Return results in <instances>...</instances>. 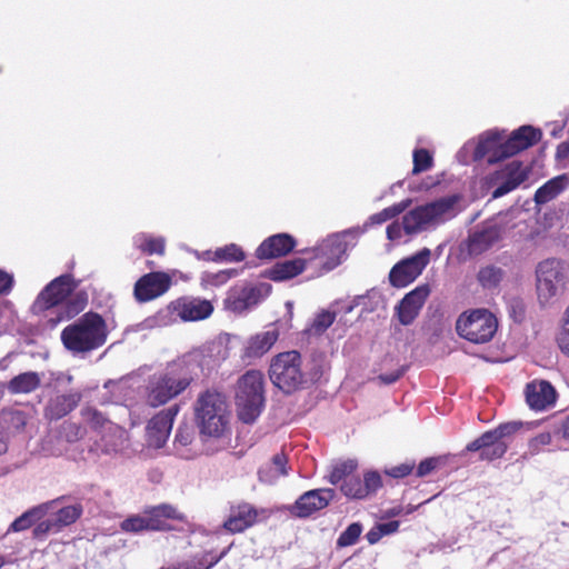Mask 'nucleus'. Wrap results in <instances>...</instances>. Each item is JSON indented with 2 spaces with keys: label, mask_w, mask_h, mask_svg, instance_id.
<instances>
[{
  "label": "nucleus",
  "mask_w": 569,
  "mask_h": 569,
  "mask_svg": "<svg viewBox=\"0 0 569 569\" xmlns=\"http://www.w3.org/2000/svg\"><path fill=\"white\" fill-rule=\"evenodd\" d=\"M79 284L80 280L70 273L54 278L36 298L31 307L32 312L40 315L60 307L57 318L50 319L52 325L74 318L88 306V293L84 290H77Z\"/></svg>",
  "instance_id": "1"
},
{
  "label": "nucleus",
  "mask_w": 569,
  "mask_h": 569,
  "mask_svg": "<svg viewBox=\"0 0 569 569\" xmlns=\"http://www.w3.org/2000/svg\"><path fill=\"white\" fill-rule=\"evenodd\" d=\"M108 326L103 317L93 311L86 312L61 331L64 348L73 353H86L102 347L108 338Z\"/></svg>",
  "instance_id": "2"
},
{
  "label": "nucleus",
  "mask_w": 569,
  "mask_h": 569,
  "mask_svg": "<svg viewBox=\"0 0 569 569\" xmlns=\"http://www.w3.org/2000/svg\"><path fill=\"white\" fill-rule=\"evenodd\" d=\"M193 380V372L186 362H174L149 379L146 403L152 408L163 406L184 392Z\"/></svg>",
  "instance_id": "3"
},
{
  "label": "nucleus",
  "mask_w": 569,
  "mask_h": 569,
  "mask_svg": "<svg viewBox=\"0 0 569 569\" xmlns=\"http://www.w3.org/2000/svg\"><path fill=\"white\" fill-rule=\"evenodd\" d=\"M194 417L200 431L210 437H221L229 428L231 411L227 396L217 388L198 395Z\"/></svg>",
  "instance_id": "4"
},
{
  "label": "nucleus",
  "mask_w": 569,
  "mask_h": 569,
  "mask_svg": "<svg viewBox=\"0 0 569 569\" xmlns=\"http://www.w3.org/2000/svg\"><path fill=\"white\" fill-rule=\"evenodd\" d=\"M236 406L244 423H252L260 416L264 407V376L260 370H248L238 379Z\"/></svg>",
  "instance_id": "5"
},
{
  "label": "nucleus",
  "mask_w": 569,
  "mask_h": 569,
  "mask_svg": "<svg viewBox=\"0 0 569 569\" xmlns=\"http://www.w3.org/2000/svg\"><path fill=\"white\" fill-rule=\"evenodd\" d=\"M456 196L443 197L435 201L417 206L402 216L406 234H417L430 226H437L455 217Z\"/></svg>",
  "instance_id": "6"
},
{
  "label": "nucleus",
  "mask_w": 569,
  "mask_h": 569,
  "mask_svg": "<svg viewBox=\"0 0 569 569\" xmlns=\"http://www.w3.org/2000/svg\"><path fill=\"white\" fill-rule=\"evenodd\" d=\"M497 330L498 319L486 308L466 310L456 321L458 336L475 345L491 341Z\"/></svg>",
  "instance_id": "7"
},
{
  "label": "nucleus",
  "mask_w": 569,
  "mask_h": 569,
  "mask_svg": "<svg viewBox=\"0 0 569 569\" xmlns=\"http://www.w3.org/2000/svg\"><path fill=\"white\" fill-rule=\"evenodd\" d=\"M271 382L284 393H292L306 382L302 357L296 350L280 352L271 359L269 367Z\"/></svg>",
  "instance_id": "8"
},
{
  "label": "nucleus",
  "mask_w": 569,
  "mask_h": 569,
  "mask_svg": "<svg viewBox=\"0 0 569 569\" xmlns=\"http://www.w3.org/2000/svg\"><path fill=\"white\" fill-rule=\"evenodd\" d=\"M522 427V422L510 421L500 423L495 429L483 432L480 437L469 442L467 451H479L480 459L493 461L505 456L508 450L507 439L513 436Z\"/></svg>",
  "instance_id": "9"
},
{
  "label": "nucleus",
  "mask_w": 569,
  "mask_h": 569,
  "mask_svg": "<svg viewBox=\"0 0 569 569\" xmlns=\"http://www.w3.org/2000/svg\"><path fill=\"white\" fill-rule=\"evenodd\" d=\"M347 244L337 236L328 237L313 248L305 249L308 264L313 266L319 274L333 270L341 263Z\"/></svg>",
  "instance_id": "10"
},
{
  "label": "nucleus",
  "mask_w": 569,
  "mask_h": 569,
  "mask_svg": "<svg viewBox=\"0 0 569 569\" xmlns=\"http://www.w3.org/2000/svg\"><path fill=\"white\" fill-rule=\"evenodd\" d=\"M537 296L540 305H550L565 288V274L556 259L541 261L536 270Z\"/></svg>",
  "instance_id": "11"
},
{
  "label": "nucleus",
  "mask_w": 569,
  "mask_h": 569,
  "mask_svg": "<svg viewBox=\"0 0 569 569\" xmlns=\"http://www.w3.org/2000/svg\"><path fill=\"white\" fill-rule=\"evenodd\" d=\"M430 250L425 248L417 254L403 259L395 264L389 272V281L392 287L403 288L413 282L429 262Z\"/></svg>",
  "instance_id": "12"
},
{
  "label": "nucleus",
  "mask_w": 569,
  "mask_h": 569,
  "mask_svg": "<svg viewBox=\"0 0 569 569\" xmlns=\"http://www.w3.org/2000/svg\"><path fill=\"white\" fill-rule=\"evenodd\" d=\"M264 509L242 501L230 507V513L223 521V529L232 535L244 532L256 526L261 518H267Z\"/></svg>",
  "instance_id": "13"
},
{
  "label": "nucleus",
  "mask_w": 569,
  "mask_h": 569,
  "mask_svg": "<svg viewBox=\"0 0 569 569\" xmlns=\"http://www.w3.org/2000/svg\"><path fill=\"white\" fill-rule=\"evenodd\" d=\"M171 277L162 271H152L140 277L133 287L134 299L148 302L164 295L171 287Z\"/></svg>",
  "instance_id": "14"
},
{
  "label": "nucleus",
  "mask_w": 569,
  "mask_h": 569,
  "mask_svg": "<svg viewBox=\"0 0 569 569\" xmlns=\"http://www.w3.org/2000/svg\"><path fill=\"white\" fill-rule=\"evenodd\" d=\"M335 498L336 490L332 488L312 489L302 493L289 508V511L298 518H308L325 509Z\"/></svg>",
  "instance_id": "15"
},
{
  "label": "nucleus",
  "mask_w": 569,
  "mask_h": 569,
  "mask_svg": "<svg viewBox=\"0 0 569 569\" xmlns=\"http://www.w3.org/2000/svg\"><path fill=\"white\" fill-rule=\"evenodd\" d=\"M168 310L182 321H199L208 318L213 312V306L206 299L180 297L168 305Z\"/></svg>",
  "instance_id": "16"
},
{
  "label": "nucleus",
  "mask_w": 569,
  "mask_h": 569,
  "mask_svg": "<svg viewBox=\"0 0 569 569\" xmlns=\"http://www.w3.org/2000/svg\"><path fill=\"white\" fill-rule=\"evenodd\" d=\"M430 295L428 284L416 287L395 307V316L402 326H410L418 318L427 298Z\"/></svg>",
  "instance_id": "17"
},
{
  "label": "nucleus",
  "mask_w": 569,
  "mask_h": 569,
  "mask_svg": "<svg viewBox=\"0 0 569 569\" xmlns=\"http://www.w3.org/2000/svg\"><path fill=\"white\" fill-rule=\"evenodd\" d=\"M180 407L173 405L154 415L148 422L146 428L147 441L154 448L164 446L170 431L172 429L174 417L178 415Z\"/></svg>",
  "instance_id": "18"
},
{
  "label": "nucleus",
  "mask_w": 569,
  "mask_h": 569,
  "mask_svg": "<svg viewBox=\"0 0 569 569\" xmlns=\"http://www.w3.org/2000/svg\"><path fill=\"white\" fill-rule=\"evenodd\" d=\"M382 487V479L378 471H367L361 479L352 475L340 485V491L348 499L362 500L376 493Z\"/></svg>",
  "instance_id": "19"
},
{
  "label": "nucleus",
  "mask_w": 569,
  "mask_h": 569,
  "mask_svg": "<svg viewBox=\"0 0 569 569\" xmlns=\"http://www.w3.org/2000/svg\"><path fill=\"white\" fill-rule=\"evenodd\" d=\"M505 131H488L479 140L475 156L478 159H487L488 163H497L510 158L505 149Z\"/></svg>",
  "instance_id": "20"
},
{
  "label": "nucleus",
  "mask_w": 569,
  "mask_h": 569,
  "mask_svg": "<svg viewBox=\"0 0 569 569\" xmlns=\"http://www.w3.org/2000/svg\"><path fill=\"white\" fill-rule=\"evenodd\" d=\"M525 396L528 406L536 411L553 406L557 400L556 389L546 380H533L527 383Z\"/></svg>",
  "instance_id": "21"
},
{
  "label": "nucleus",
  "mask_w": 569,
  "mask_h": 569,
  "mask_svg": "<svg viewBox=\"0 0 569 569\" xmlns=\"http://www.w3.org/2000/svg\"><path fill=\"white\" fill-rule=\"evenodd\" d=\"M297 242L288 233H277L263 240L256 250V257L260 260H270L287 256L293 251Z\"/></svg>",
  "instance_id": "22"
},
{
  "label": "nucleus",
  "mask_w": 569,
  "mask_h": 569,
  "mask_svg": "<svg viewBox=\"0 0 569 569\" xmlns=\"http://www.w3.org/2000/svg\"><path fill=\"white\" fill-rule=\"evenodd\" d=\"M144 513H147L150 531H170L174 529L169 523L170 520H186L184 515L170 503H160L149 507L144 509Z\"/></svg>",
  "instance_id": "23"
},
{
  "label": "nucleus",
  "mask_w": 569,
  "mask_h": 569,
  "mask_svg": "<svg viewBox=\"0 0 569 569\" xmlns=\"http://www.w3.org/2000/svg\"><path fill=\"white\" fill-rule=\"evenodd\" d=\"M501 239V228L496 223H486L473 231L467 239L470 256H480Z\"/></svg>",
  "instance_id": "24"
},
{
  "label": "nucleus",
  "mask_w": 569,
  "mask_h": 569,
  "mask_svg": "<svg viewBox=\"0 0 569 569\" xmlns=\"http://www.w3.org/2000/svg\"><path fill=\"white\" fill-rule=\"evenodd\" d=\"M542 137L540 129L525 124L513 130L509 137H506L505 149L510 157L527 150L537 144Z\"/></svg>",
  "instance_id": "25"
},
{
  "label": "nucleus",
  "mask_w": 569,
  "mask_h": 569,
  "mask_svg": "<svg viewBox=\"0 0 569 569\" xmlns=\"http://www.w3.org/2000/svg\"><path fill=\"white\" fill-rule=\"evenodd\" d=\"M528 174L529 170L523 168L520 161L508 163L503 170L497 172V178L501 177L503 181L493 190L492 198H500L515 190L528 179Z\"/></svg>",
  "instance_id": "26"
},
{
  "label": "nucleus",
  "mask_w": 569,
  "mask_h": 569,
  "mask_svg": "<svg viewBox=\"0 0 569 569\" xmlns=\"http://www.w3.org/2000/svg\"><path fill=\"white\" fill-rule=\"evenodd\" d=\"M280 332L277 327H271L266 331L258 332L250 337L243 349V357L256 359L267 353L279 339Z\"/></svg>",
  "instance_id": "27"
},
{
  "label": "nucleus",
  "mask_w": 569,
  "mask_h": 569,
  "mask_svg": "<svg viewBox=\"0 0 569 569\" xmlns=\"http://www.w3.org/2000/svg\"><path fill=\"white\" fill-rule=\"evenodd\" d=\"M79 391L58 395L51 398L44 408V417L49 420H59L74 410L81 401Z\"/></svg>",
  "instance_id": "28"
},
{
  "label": "nucleus",
  "mask_w": 569,
  "mask_h": 569,
  "mask_svg": "<svg viewBox=\"0 0 569 569\" xmlns=\"http://www.w3.org/2000/svg\"><path fill=\"white\" fill-rule=\"evenodd\" d=\"M29 420V413L20 408L9 407L0 411V429L8 440L23 432Z\"/></svg>",
  "instance_id": "29"
},
{
  "label": "nucleus",
  "mask_w": 569,
  "mask_h": 569,
  "mask_svg": "<svg viewBox=\"0 0 569 569\" xmlns=\"http://www.w3.org/2000/svg\"><path fill=\"white\" fill-rule=\"evenodd\" d=\"M263 286H244L239 290H234L228 297L229 308L233 311H243L256 306L262 299Z\"/></svg>",
  "instance_id": "30"
},
{
  "label": "nucleus",
  "mask_w": 569,
  "mask_h": 569,
  "mask_svg": "<svg viewBox=\"0 0 569 569\" xmlns=\"http://www.w3.org/2000/svg\"><path fill=\"white\" fill-rule=\"evenodd\" d=\"M308 264L307 257L295 258L276 263L268 272L269 279L284 281L301 274Z\"/></svg>",
  "instance_id": "31"
},
{
  "label": "nucleus",
  "mask_w": 569,
  "mask_h": 569,
  "mask_svg": "<svg viewBox=\"0 0 569 569\" xmlns=\"http://www.w3.org/2000/svg\"><path fill=\"white\" fill-rule=\"evenodd\" d=\"M41 378L34 371L22 372L14 376L7 385L11 395L30 393L39 388Z\"/></svg>",
  "instance_id": "32"
},
{
  "label": "nucleus",
  "mask_w": 569,
  "mask_h": 569,
  "mask_svg": "<svg viewBox=\"0 0 569 569\" xmlns=\"http://www.w3.org/2000/svg\"><path fill=\"white\" fill-rule=\"evenodd\" d=\"M83 513V507L81 503H74L60 508L54 513L56 531H59L63 527H68L77 522Z\"/></svg>",
  "instance_id": "33"
},
{
  "label": "nucleus",
  "mask_w": 569,
  "mask_h": 569,
  "mask_svg": "<svg viewBox=\"0 0 569 569\" xmlns=\"http://www.w3.org/2000/svg\"><path fill=\"white\" fill-rule=\"evenodd\" d=\"M81 416L86 419L89 427L98 433H101L104 430L111 431L113 428H116V425L112 423L102 412L96 408H83L81 410Z\"/></svg>",
  "instance_id": "34"
},
{
  "label": "nucleus",
  "mask_w": 569,
  "mask_h": 569,
  "mask_svg": "<svg viewBox=\"0 0 569 569\" xmlns=\"http://www.w3.org/2000/svg\"><path fill=\"white\" fill-rule=\"evenodd\" d=\"M229 551V548L222 550L219 555L213 551H203L194 555L190 560L184 561L188 569H210L217 565Z\"/></svg>",
  "instance_id": "35"
},
{
  "label": "nucleus",
  "mask_w": 569,
  "mask_h": 569,
  "mask_svg": "<svg viewBox=\"0 0 569 569\" xmlns=\"http://www.w3.org/2000/svg\"><path fill=\"white\" fill-rule=\"evenodd\" d=\"M357 468L358 463L355 460L348 459L340 461L332 466L328 481L333 486L341 485L346 479L355 475Z\"/></svg>",
  "instance_id": "36"
},
{
  "label": "nucleus",
  "mask_w": 569,
  "mask_h": 569,
  "mask_svg": "<svg viewBox=\"0 0 569 569\" xmlns=\"http://www.w3.org/2000/svg\"><path fill=\"white\" fill-rule=\"evenodd\" d=\"M505 272L496 266H486L480 268L477 273V280L483 289L497 288L503 279Z\"/></svg>",
  "instance_id": "37"
},
{
  "label": "nucleus",
  "mask_w": 569,
  "mask_h": 569,
  "mask_svg": "<svg viewBox=\"0 0 569 569\" xmlns=\"http://www.w3.org/2000/svg\"><path fill=\"white\" fill-rule=\"evenodd\" d=\"M43 515L44 510L41 507H33L14 519L9 527V531L20 532L27 530L40 520Z\"/></svg>",
  "instance_id": "38"
},
{
  "label": "nucleus",
  "mask_w": 569,
  "mask_h": 569,
  "mask_svg": "<svg viewBox=\"0 0 569 569\" xmlns=\"http://www.w3.org/2000/svg\"><path fill=\"white\" fill-rule=\"evenodd\" d=\"M562 189L563 184L560 178L551 179L537 189L535 193V201L537 204H545L555 199Z\"/></svg>",
  "instance_id": "39"
},
{
  "label": "nucleus",
  "mask_w": 569,
  "mask_h": 569,
  "mask_svg": "<svg viewBox=\"0 0 569 569\" xmlns=\"http://www.w3.org/2000/svg\"><path fill=\"white\" fill-rule=\"evenodd\" d=\"M411 200H402L398 203H395L390 207L385 208L380 212H377L369 218L370 224H382L388 220L393 219L395 217L402 213L410 204Z\"/></svg>",
  "instance_id": "40"
},
{
  "label": "nucleus",
  "mask_w": 569,
  "mask_h": 569,
  "mask_svg": "<svg viewBox=\"0 0 569 569\" xmlns=\"http://www.w3.org/2000/svg\"><path fill=\"white\" fill-rule=\"evenodd\" d=\"M246 254L241 247L236 243L227 244L222 248H218L213 252V261H227V262H240L244 260Z\"/></svg>",
  "instance_id": "41"
},
{
  "label": "nucleus",
  "mask_w": 569,
  "mask_h": 569,
  "mask_svg": "<svg viewBox=\"0 0 569 569\" xmlns=\"http://www.w3.org/2000/svg\"><path fill=\"white\" fill-rule=\"evenodd\" d=\"M413 168L412 174H419L428 171L433 167V158L429 150L419 148L413 151Z\"/></svg>",
  "instance_id": "42"
},
{
  "label": "nucleus",
  "mask_w": 569,
  "mask_h": 569,
  "mask_svg": "<svg viewBox=\"0 0 569 569\" xmlns=\"http://www.w3.org/2000/svg\"><path fill=\"white\" fill-rule=\"evenodd\" d=\"M120 528L124 532L139 533L142 531H150L148 526L147 513L134 515L128 517L120 523Z\"/></svg>",
  "instance_id": "43"
},
{
  "label": "nucleus",
  "mask_w": 569,
  "mask_h": 569,
  "mask_svg": "<svg viewBox=\"0 0 569 569\" xmlns=\"http://www.w3.org/2000/svg\"><path fill=\"white\" fill-rule=\"evenodd\" d=\"M335 319V312L323 310L316 316L311 326L308 328V332L317 336L322 335L333 323Z\"/></svg>",
  "instance_id": "44"
},
{
  "label": "nucleus",
  "mask_w": 569,
  "mask_h": 569,
  "mask_svg": "<svg viewBox=\"0 0 569 569\" xmlns=\"http://www.w3.org/2000/svg\"><path fill=\"white\" fill-rule=\"evenodd\" d=\"M60 436L66 441L72 443L81 440L84 437L86 430L84 428L72 421H64L60 427Z\"/></svg>",
  "instance_id": "45"
},
{
  "label": "nucleus",
  "mask_w": 569,
  "mask_h": 569,
  "mask_svg": "<svg viewBox=\"0 0 569 569\" xmlns=\"http://www.w3.org/2000/svg\"><path fill=\"white\" fill-rule=\"evenodd\" d=\"M362 532V526L359 522L350 523L338 537V547H349L355 545Z\"/></svg>",
  "instance_id": "46"
},
{
  "label": "nucleus",
  "mask_w": 569,
  "mask_h": 569,
  "mask_svg": "<svg viewBox=\"0 0 569 569\" xmlns=\"http://www.w3.org/2000/svg\"><path fill=\"white\" fill-rule=\"evenodd\" d=\"M138 248L147 254H163L164 240L162 238L143 237L139 239Z\"/></svg>",
  "instance_id": "47"
},
{
  "label": "nucleus",
  "mask_w": 569,
  "mask_h": 569,
  "mask_svg": "<svg viewBox=\"0 0 569 569\" xmlns=\"http://www.w3.org/2000/svg\"><path fill=\"white\" fill-rule=\"evenodd\" d=\"M557 343L560 350L569 356V307L565 311L562 329L557 337Z\"/></svg>",
  "instance_id": "48"
},
{
  "label": "nucleus",
  "mask_w": 569,
  "mask_h": 569,
  "mask_svg": "<svg viewBox=\"0 0 569 569\" xmlns=\"http://www.w3.org/2000/svg\"><path fill=\"white\" fill-rule=\"evenodd\" d=\"M194 438V429L190 425H180L177 429L174 443L180 445L182 447L189 446Z\"/></svg>",
  "instance_id": "49"
},
{
  "label": "nucleus",
  "mask_w": 569,
  "mask_h": 569,
  "mask_svg": "<svg viewBox=\"0 0 569 569\" xmlns=\"http://www.w3.org/2000/svg\"><path fill=\"white\" fill-rule=\"evenodd\" d=\"M508 313L518 323L522 322L526 317V306L519 298H512L508 302Z\"/></svg>",
  "instance_id": "50"
},
{
  "label": "nucleus",
  "mask_w": 569,
  "mask_h": 569,
  "mask_svg": "<svg viewBox=\"0 0 569 569\" xmlns=\"http://www.w3.org/2000/svg\"><path fill=\"white\" fill-rule=\"evenodd\" d=\"M551 440H552V437H551L550 432H541V433L537 435L536 437H533L532 439H530V441L528 443V449H529L530 455L539 453L543 447L551 443Z\"/></svg>",
  "instance_id": "51"
},
{
  "label": "nucleus",
  "mask_w": 569,
  "mask_h": 569,
  "mask_svg": "<svg viewBox=\"0 0 569 569\" xmlns=\"http://www.w3.org/2000/svg\"><path fill=\"white\" fill-rule=\"evenodd\" d=\"M415 469V462H403L385 470V473L391 478L402 479L409 476Z\"/></svg>",
  "instance_id": "52"
},
{
  "label": "nucleus",
  "mask_w": 569,
  "mask_h": 569,
  "mask_svg": "<svg viewBox=\"0 0 569 569\" xmlns=\"http://www.w3.org/2000/svg\"><path fill=\"white\" fill-rule=\"evenodd\" d=\"M271 465L273 469V476L274 477H282L288 475L287 465H288V458L284 455V452H278L276 453L271 459Z\"/></svg>",
  "instance_id": "53"
},
{
  "label": "nucleus",
  "mask_w": 569,
  "mask_h": 569,
  "mask_svg": "<svg viewBox=\"0 0 569 569\" xmlns=\"http://www.w3.org/2000/svg\"><path fill=\"white\" fill-rule=\"evenodd\" d=\"M439 458L436 457L422 460L417 467V477L422 478L430 475L439 466Z\"/></svg>",
  "instance_id": "54"
},
{
  "label": "nucleus",
  "mask_w": 569,
  "mask_h": 569,
  "mask_svg": "<svg viewBox=\"0 0 569 569\" xmlns=\"http://www.w3.org/2000/svg\"><path fill=\"white\" fill-rule=\"evenodd\" d=\"M54 529L56 530V523L53 520H44V521H40L38 522L34 528H33V531H32V535H33V538L34 539H43L47 537V535L52 530Z\"/></svg>",
  "instance_id": "55"
},
{
  "label": "nucleus",
  "mask_w": 569,
  "mask_h": 569,
  "mask_svg": "<svg viewBox=\"0 0 569 569\" xmlns=\"http://www.w3.org/2000/svg\"><path fill=\"white\" fill-rule=\"evenodd\" d=\"M13 276L0 269V296L8 295L13 287Z\"/></svg>",
  "instance_id": "56"
},
{
  "label": "nucleus",
  "mask_w": 569,
  "mask_h": 569,
  "mask_svg": "<svg viewBox=\"0 0 569 569\" xmlns=\"http://www.w3.org/2000/svg\"><path fill=\"white\" fill-rule=\"evenodd\" d=\"M402 223L392 222L387 227V237L389 240H397L401 238L402 234Z\"/></svg>",
  "instance_id": "57"
},
{
  "label": "nucleus",
  "mask_w": 569,
  "mask_h": 569,
  "mask_svg": "<svg viewBox=\"0 0 569 569\" xmlns=\"http://www.w3.org/2000/svg\"><path fill=\"white\" fill-rule=\"evenodd\" d=\"M400 522L398 520H391L383 523H378L379 530L382 536H387L398 531Z\"/></svg>",
  "instance_id": "58"
},
{
  "label": "nucleus",
  "mask_w": 569,
  "mask_h": 569,
  "mask_svg": "<svg viewBox=\"0 0 569 569\" xmlns=\"http://www.w3.org/2000/svg\"><path fill=\"white\" fill-rule=\"evenodd\" d=\"M382 537L383 536L380 532L378 525L372 527L366 535V538L370 545L377 543Z\"/></svg>",
  "instance_id": "59"
},
{
  "label": "nucleus",
  "mask_w": 569,
  "mask_h": 569,
  "mask_svg": "<svg viewBox=\"0 0 569 569\" xmlns=\"http://www.w3.org/2000/svg\"><path fill=\"white\" fill-rule=\"evenodd\" d=\"M557 158L566 159L569 157V141H563L557 147Z\"/></svg>",
  "instance_id": "60"
},
{
  "label": "nucleus",
  "mask_w": 569,
  "mask_h": 569,
  "mask_svg": "<svg viewBox=\"0 0 569 569\" xmlns=\"http://www.w3.org/2000/svg\"><path fill=\"white\" fill-rule=\"evenodd\" d=\"M402 373L403 372L401 370H399V371H397L395 373H390V375H380L379 378L385 383L390 385V383L396 382L402 376Z\"/></svg>",
  "instance_id": "61"
},
{
  "label": "nucleus",
  "mask_w": 569,
  "mask_h": 569,
  "mask_svg": "<svg viewBox=\"0 0 569 569\" xmlns=\"http://www.w3.org/2000/svg\"><path fill=\"white\" fill-rule=\"evenodd\" d=\"M233 271H222L220 273H216L213 279L216 282H222L229 279L232 276Z\"/></svg>",
  "instance_id": "62"
},
{
  "label": "nucleus",
  "mask_w": 569,
  "mask_h": 569,
  "mask_svg": "<svg viewBox=\"0 0 569 569\" xmlns=\"http://www.w3.org/2000/svg\"><path fill=\"white\" fill-rule=\"evenodd\" d=\"M8 442H9V440L7 439V436L0 429V455L7 452Z\"/></svg>",
  "instance_id": "63"
},
{
  "label": "nucleus",
  "mask_w": 569,
  "mask_h": 569,
  "mask_svg": "<svg viewBox=\"0 0 569 569\" xmlns=\"http://www.w3.org/2000/svg\"><path fill=\"white\" fill-rule=\"evenodd\" d=\"M561 435L565 439L569 440V416L563 420L561 425Z\"/></svg>",
  "instance_id": "64"
}]
</instances>
